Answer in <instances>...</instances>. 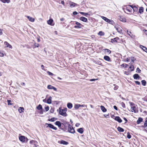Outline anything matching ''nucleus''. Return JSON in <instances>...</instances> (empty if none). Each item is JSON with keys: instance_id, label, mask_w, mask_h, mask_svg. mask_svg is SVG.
<instances>
[{"instance_id": "21", "label": "nucleus", "mask_w": 147, "mask_h": 147, "mask_svg": "<svg viewBox=\"0 0 147 147\" xmlns=\"http://www.w3.org/2000/svg\"><path fill=\"white\" fill-rule=\"evenodd\" d=\"M100 107L101 110L103 112H105L107 111L106 109L103 106H101Z\"/></svg>"}, {"instance_id": "63", "label": "nucleus", "mask_w": 147, "mask_h": 147, "mask_svg": "<svg viewBox=\"0 0 147 147\" xmlns=\"http://www.w3.org/2000/svg\"><path fill=\"white\" fill-rule=\"evenodd\" d=\"M79 107H83L84 106V105H80V104H79Z\"/></svg>"}, {"instance_id": "57", "label": "nucleus", "mask_w": 147, "mask_h": 147, "mask_svg": "<svg viewBox=\"0 0 147 147\" xmlns=\"http://www.w3.org/2000/svg\"><path fill=\"white\" fill-rule=\"evenodd\" d=\"M131 61L133 63L134 62V61L135 60V59L134 58V57H131Z\"/></svg>"}, {"instance_id": "61", "label": "nucleus", "mask_w": 147, "mask_h": 147, "mask_svg": "<svg viewBox=\"0 0 147 147\" xmlns=\"http://www.w3.org/2000/svg\"><path fill=\"white\" fill-rule=\"evenodd\" d=\"M129 103L130 104V105L131 106V107L132 106H134L135 105L132 102H130Z\"/></svg>"}, {"instance_id": "28", "label": "nucleus", "mask_w": 147, "mask_h": 147, "mask_svg": "<svg viewBox=\"0 0 147 147\" xmlns=\"http://www.w3.org/2000/svg\"><path fill=\"white\" fill-rule=\"evenodd\" d=\"M144 8L143 7H140L139 10V12L140 13H142L143 12Z\"/></svg>"}, {"instance_id": "8", "label": "nucleus", "mask_w": 147, "mask_h": 147, "mask_svg": "<svg viewBox=\"0 0 147 147\" xmlns=\"http://www.w3.org/2000/svg\"><path fill=\"white\" fill-rule=\"evenodd\" d=\"M58 142L59 143L64 145H67L68 144V142L63 140L59 141Z\"/></svg>"}, {"instance_id": "19", "label": "nucleus", "mask_w": 147, "mask_h": 147, "mask_svg": "<svg viewBox=\"0 0 147 147\" xmlns=\"http://www.w3.org/2000/svg\"><path fill=\"white\" fill-rule=\"evenodd\" d=\"M115 28H116V30L119 33H121V32L122 30L121 28H120L119 27L116 26L115 27Z\"/></svg>"}, {"instance_id": "45", "label": "nucleus", "mask_w": 147, "mask_h": 147, "mask_svg": "<svg viewBox=\"0 0 147 147\" xmlns=\"http://www.w3.org/2000/svg\"><path fill=\"white\" fill-rule=\"evenodd\" d=\"M128 65L126 64H123L122 65H121V66H122L123 67L125 68L127 67Z\"/></svg>"}, {"instance_id": "10", "label": "nucleus", "mask_w": 147, "mask_h": 147, "mask_svg": "<svg viewBox=\"0 0 147 147\" xmlns=\"http://www.w3.org/2000/svg\"><path fill=\"white\" fill-rule=\"evenodd\" d=\"M26 17L28 18L29 21L31 22H33L34 21L35 19L29 16H27Z\"/></svg>"}, {"instance_id": "5", "label": "nucleus", "mask_w": 147, "mask_h": 147, "mask_svg": "<svg viewBox=\"0 0 147 147\" xmlns=\"http://www.w3.org/2000/svg\"><path fill=\"white\" fill-rule=\"evenodd\" d=\"M47 88L49 89H53L55 91H57V89L56 88L50 85H48L47 86Z\"/></svg>"}, {"instance_id": "47", "label": "nucleus", "mask_w": 147, "mask_h": 147, "mask_svg": "<svg viewBox=\"0 0 147 147\" xmlns=\"http://www.w3.org/2000/svg\"><path fill=\"white\" fill-rule=\"evenodd\" d=\"M56 119H56L55 118L53 117V118H52L51 119H50L49 121H54Z\"/></svg>"}, {"instance_id": "33", "label": "nucleus", "mask_w": 147, "mask_h": 147, "mask_svg": "<svg viewBox=\"0 0 147 147\" xmlns=\"http://www.w3.org/2000/svg\"><path fill=\"white\" fill-rule=\"evenodd\" d=\"M141 83H142V84L143 86H146V81L145 80H143L141 81Z\"/></svg>"}, {"instance_id": "50", "label": "nucleus", "mask_w": 147, "mask_h": 147, "mask_svg": "<svg viewBox=\"0 0 147 147\" xmlns=\"http://www.w3.org/2000/svg\"><path fill=\"white\" fill-rule=\"evenodd\" d=\"M141 71V70L139 68H137L136 69V72L138 73H140Z\"/></svg>"}, {"instance_id": "15", "label": "nucleus", "mask_w": 147, "mask_h": 147, "mask_svg": "<svg viewBox=\"0 0 147 147\" xmlns=\"http://www.w3.org/2000/svg\"><path fill=\"white\" fill-rule=\"evenodd\" d=\"M131 111L132 112H134V113H136L137 112L136 110V106L135 105L131 106Z\"/></svg>"}, {"instance_id": "31", "label": "nucleus", "mask_w": 147, "mask_h": 147, "mask_svg": "<svg viewBox=\"0 0 147 147\" xmlns=\"http://www.w3.org/2000/svg\"><path fill=\"white\" fill-rule=\"evenodd\" d=\"M67 105V107L69 109H71L72 107V105L70 103H68Z\"/></svg>"}, {"instance_id": "53", "label": "nucleus", "mask_w": 147, "mask_h": 147, "mask_svg": "<svg viewBox=\"0 0 147 147\" xmlns=\"http://www.w3.org/2000/svg\"><path fill=\"white\" fill-rule=\"evenodd\" d=\"M45 111H48L49 110V106H47L45 108Z\"/></svg>"}, {"instance_id": "7", "label": "nucleus", "mask_w": 147, "mask_h": 147, "mask_svg": "<svg viewBox=\"0 0 147 147\" xmlns=\"http://www.w3.org/2000/svg\"><path fill=\"white\" fill-rule=\"evenodd\" d=\"M76 24L77 26H75L74 27L75 28H81V27L80 26L81 25V24L79 22H76Z\"/></svg>"}, {"instance_id": "62", "label": "nucleus", "mask_w": 147, "mask_h": 147, "mask_svg": "<svg viewBox=\"0 0 147 147\" xmlns=\"http://www.w3.org/2000/svg\"><path fill=\"white\" fill-rule=\"evenodd\" d=\"M113 108L116 110H117V108L116 106H114Z\"/></svg>"}, {"instance_id": "48", "label": "nucleus", "mask_w": 147, "mask_h": 147, "mask_svg": "<svg viewBox=\"0 0 147 147\" xmlns=\"http://www.w3.org/2000/svg\"><path fill=\"white\" fill-rule=\"evenodd\" d=\"M79 104H78V105L77 104V105H75V107H74L75 109H78L80 107H79Z\"/></svg>"}, {"instance_id": "26", "label": "nucleus", "mask_w": 147, "mask_h": 147, "mask_svg": "<svg viewBox=\"0 0 147 147\" xmlns=\"http://www.w3.org/2000/svg\"><path fill=\"white\" fill-rule=\"evenodd\" d=\"M53 22V20L52 19H50L47 21V22L49 24L51 25Z\"/></svg>"}, {"instance_id": "6", "label": "nucleus", "mask_w": 147, "mask_h": 147, "mask_svg": "<svg viewBox=\"0 0 147 147\" xmlns=\"http://www.w3.org/2000/svg\"><path fill=\"white\" fill-rule=\"evenodd\" d=\"M5 45H6V47H9L10 48L12 49V46L11 45L9 44L6 41H5L4 42Z\"/></svg>"}, {"instance_id": "12", "label": "nucleus", "mask_w": 147, "mask_h": 147, "mask_svg": "<svg viewBox=\"0 0 147 147\" xmlns=\"http://www.w3.org/2000/svg\"><path fill=\"white\" fill-rule=\"evenodd\" d=\"M80 20L84 22H86L87 21V19L84 17H81L80 18Z\"/></svg>"}, {"instance_id": "52", "label": "nucleus", "mask_w": 147, "mask_h": 147, "mask_svg": "<svg viewBox=\"0 0 147 147\" xmlns=\"http://www.w3.org/2000/svg\"><path fill=\"white\" fill-rule=\"evenodd\" d=\"M7 102H8V105H11V104L10 102H11V101L10 100H7Z\"/></svg>"}, {"instance_id": "55", "label": "nucleus", "mask_w": 147, "mask_h": 147, "mask_svg": "<svg viewBox=\"0 0 147 147\" xmlns=\"http://www.w3.org/2000/svg\"><path fill=\"white\" fill-rule=\"evenodd\" d=\"M98 79H90V81H91V82H92V81H95L96 80H97Z\"/></svg>"}, {"instance_id": "41", "label": "nucleus", "mask_w": 147, "mask_h": 147, "mask_svg": "<svg viewBox=\"0 0 147 147\" xmlns=\"http://www.w3.org/2000/svg\"><path fill=\"white\" fill-rule=\"evenodd\" d=\"M105 53H107L109 54H110L111 53V51L107 49H105Z\"/></svg>"}, {"instance_id": "20", "label": "nucleus", "mask_w": 147, "mask_h": 147, "mask_svg": "<svg viewBox=\"0 0 147 147\" xmlns=\"http://www.w3.org/2000/svg\"><path fill=\"white\" fill-rule=\"evenodd\" d=\"M24 108L23 107H20L18 109V111L20 113H21L24 111Z\"/></svg>"}, {"instance_id": "22", "label": "nucleus", "mask_w": 147, "mask_h": 147, "mask_svg": "<svg viewBox=\"0 0 147 147\" xmlns=\"http://www.w3.org/2000/svg\"><path fill=\"white\" fill-rule=\"evenodd\" d=\"M51 99L52 97L50 96L47 100V103L49 104H51Z\"/></svg>"}, {"instance_id": "59", "label": "nucleus", "mask_w": 147, "mask_h": 147, "mask_svg": "<svg viewBox=\"0 0 147 147\" xmlns=\"http://www.w3.org/2000/svg\"><path fill=\"white\" fill-rule=\"evenodd\" d=\"M73 14L74 15H77L78 14V13L76 11H75L73 12Z\"/></svg>"}, {"instance_id": "42", "label": "nucleus", "mask_w": 147, "mask_h": 147, "mask_svg": "<svg viewBox=\"0 0 147 147\" xmlns=\"http://www.w3.org/2000/svg\"><path fill=\"white\" fill-rule=\"evenodd\" d=\"M113 86H114V90H116L118 89V86H117V85H116L115 84H113Z\"/></svg>"}, {"instance_id": "30", "label": "nucleus", "mask_w": 147, "mask_h": 147, "mask_svg": "<svg viewBox=\"0 0 147 147\" xmlns=\"http://www.w3.org/2000/svg\"><path fill=\"white\" fill-rule=\"evenodd\" d=\"M130 7L128 6L126 8V10L127 11L131 13L132 12V9H131L130 8Z\"/></svg>"}, {"instance_id": "4", "label": "nucleus", "mask_w": 147, "mask_h": 147, "mask_svg": "<svg viewBox=\"0 0 147 147\" xmlns=\"http://www.w3.org/2000/svg\"><path fill=\"white\" fill-rule=\"evenodd\" d=\"M19 140L22 142H24L27 140V138L24 136H22L19 137Z\"/></svg>"}, {"instance_id": "29", "label": "nucleus", "mask_w": 147, "mask_h": 147, "mask_svg": "<svg viewBox=\"0 0 147 147\" xmlns=\"http://www.w3.org/2000/svg\"><path fill=\"white\" fill-rule=\"evenodd\" d=\"M36 109L39 110H42V105L40 104L37 107H36Z\"/></svg>"}, {"instance_id": "40", "label": "nucleus", "mask_w": 147, "mask_h": 147, "mask_svg": "<svg viewBox=\"0 0 147 147\" xmlns=\"http://www.w3.org/2000/svg\"><path fill=\"white\" fill-rule=\"evenodd\" d=\"M98 34L99 35H100V36H102V35H104V33L103 32H102V31H100Z\"/></svg>"}, {"instance_id": "49", "label": "nucleus", "mask_w": 147, "mask_h": 147, "mask_svg": "<svg viewBox=\"0 0 147 147\" xmlns=\"http://www.w3.org/2000/svg\"><path fill=\"white\" fill-rule=\"evenodd\" d=\"M47 73L50 76H53V74L52 73L50 72V71H47Z\"/></svg>"}, {"instance_id": "25", "label": "nucleus", "mask_w": 147, "mask_h": 147, "mask_svg": "<svg viewBox=\"0 0 147 147\" xmlns=\"http://www.w3.org/2000/svg\"><path fill=\"white\" fill-rule=\"evenodd\" d=\"M55 124L57 125L59 127L61 126V123L59 121H57L55 123Z\"/></svg>"}, {"instance_id": "1", "label": "nucleus", "mask_w": 147, "mask_h": 147, "mask_svg": "<svg viewBox=\"0 0 147 147\" xmlns=\"http://www.w3.org/2000/svg\"><path fill=\"white\" fill-rule=\"evenodd\" d=\"M68 130L69 132L72 134H74L75 132L74 129L72 126L69 124H68Z\"/></svg>"}, {"instance_id": "39", "label": "nucleus", "mask_w": 147, "mask_h": 147, "mask_svg": "<svg viewBox=\"0 0 147 147\" xmlns=\"http://www.w3.org/2000/svg\"><path fill=\"white\" fill-rule=\"evenodd\" d=\"M30 143L31 144H33L35 145L37 143V142L34 140H32L30 141Z\"/></svg>"}, {"instance_id": "44", "label": "nucleus", "mask_w": 147, "mask_h": 147, "mask_svg": "<svg viewBox=\"0 0 147 147\" xmlns=\"http://www.w3.org/2000/svg\"><path fill=\"white\" fill-rule=\"evenodd\" d=\"M129 68L131 69V71H133L134 70V66L133 65H131Z\"/></svg>"}, {"instance_id": "11", "label": "nucleus", "mask_w": 147, "mask_h": 147, "mask_svg": "<svg viewBox=\"0 0 147 147\" xmlns=\"http://www.w3.org/2000/svg\"><path fill=\"white\" fill-rule=\"evenodd\" d=\"M115 119L118 121L119 123H121L122 122V120L119 116H117L115 117Z\"/></svg>"}, {"instance_id": "43", "label": "nucleus", "mask_w": 147, "mask_h": 147, "mask_svg": "<svg viewBox=\"0 0 147 147\" xmlns=\"http://www.w3.org/2000/svg\"><path fill=\"white\" fill-rule=\"evenodd\" d=\"M147 127V120H146L144 122V125L142 126L143 127Z\"/></svg>"}, {"instance_id": "14", "label": "nucleus", "mask_w": 147, "mask_h": 147, "mask_svg": "<svg viewBox=\"0 0 147 147\" xmlns=\"http://www.w3.org/2000/svg\"><path fill=\"white\" fill-rule=\"evenodd\" d=\"M128 6L130 7H131L133 9V10L134 11H136L138 10L137 8L135 6H133L132 5H128Z\"/></svg>"}, {"instance_id": "17", "label": "nucleus", "mask_w": 147, "mask_h": 147, "mask_svg": "<svg viewBox=\"0 0 147 147\" xmlns=\"http://www.w3.org/2000/svg\"><path fill=\"white\" fill-rule=\"evenodd\" d=\"M78 5L77 4L73 2H71L70 4V7H73Z\"/></svg>"}, {"instance_id": "2", "label": "nucleus", "mask_w": 147, "mask_h": 147, "mask_svg": "<svg viewBox=\"0 0 147 147\" xmlns=\"http://www.w3.org/2000/svg\"><path fill=\"white\" fill-rule=\"evenodd\" d=\"M59 113L60 115L64 116H66L67 115V114L65 110H63V109L60 110Z\"/></svg>"}, {"instance_id": "3", "label": "nucleus", "mask_w": 147, "mask_h": 147, "mask_svg": "<svg viewBox=\"0 0 147 147\" xmlns=\"http://www.w3.org/2000/svg\"><path fill=\"white\" fill-rule=\"evenodd\" d=\"M46 125H47V127H49L50 128L53 129L55 130H56L57 129V128L55 127L54 125L52 124L46 123Z\"/></svg>"}, {"instance_id": "64", "label": "nucleus", "mask_w": 147, "mask_h": 147, "mask_svg": "<svg viewBox=\"0 0 147 147\" xmlns=\"http://www.w3.org/2000/svg\"><path fill=\"white\" fill-rule=\"evenodd\" d=\"M143 31L145 32L146 34L147 35V30H144Z\"/></svg>"}, {"instance_id": "38", "label": "nucleus", "mask_w": 147, "mask_h": 147, "mask_svg": "<svg viewBox=\"0 0 147 147\" xmlns=\"http://www.w3.org/2000/svg\"><path fill=\"white\" fill-rule=\"evenodd\" d=\"M127 32L128 34H129L131 37H132V36L133 35L132 34L131 32L127 30Z\"/></svg>"}, {"instance_id": "24", "label": "nucleus", "mask_w": 147, "mask_h": 147, "mask_svg": "<svg viewBox=\"0 0 147 147\" xmlns=\"http://www.w3.org/2000/svg\"><path fill=\"white\" fill-rule=\"evenodd\" d=\"M77 131L78 132L81 134H82L84 132L83 129L82 128H80L78 129Z\"/></svg>"}, {"instance_id": "36", "label": "nucleus", "mask_w": 147, "mask_h": 147, "mask_svg": "<svg viewBox=\"0 0 147 147\" xmlns=\"http://www.w3.org/2000/svg\"><path fill=\"white\" fill-rule=\"evenodd\" d=\"M80 13L82 15L86 16L87 15H88V13L83 12H80Z\"/></svg>"}, {"instance_id": "18", "label": "nucleus", "mask_w": 147, "mask_h": 147, "mask_svg": "<svg viewBox=\"0 0 147 147\" xmlns=\"http://www.w3.org/2000/svg\"><path fill=\"white\" fill-rule=\"evenodd\" d=\"M133 77L135 79H139L140 77L138 74H135L133 76Z\"/></svg>"}, {"instance_id": "60", "label": "nucleus", "mask_w": 147, "mask_h": 147, "mask_svg": "<svg viewBox=\"0 0 147 147\" xmlns=\"http://www.w3.org/2000/svg\"><path fill=\"white\" fill-rule=\"evenodd\" d=\"M4 56V54L3 53L0 52V56L1 57H3Z\"/></svg>"}, {"instance_id": "46", "label": "nucleus", "mask_w": 147, "mask_h": 147, "mask_svg": "<svg viewBox=\"0 0 147 147\" xmlns=\"http://www.w3.org/2000/svg\"><path fill=\"white\" fill-rule=\"evenodd\" d=\"M127 137L128 139H130L131 138V136L130 134L129 133V132H127Z\"/></svg>"}, {"instance_id": "35", "label": "nucleus", "mask_w": 147, "mask_h": 147, "mask_svg": "<svg viewBox=\"0 0 147 147\" xmlns=\"http://www.w3.org/2000/svg\"><path fill=\"white\" fill-rule=\"evenodd\" d=\"M3 3H8L10 2V0H0Z\"/></svg>"}, {"instance_id": "23", "label": "nucleus", "mask_w": 147, "mask_h": 147, "mask_svg": "<svg viewBox=\"0 0 147 147\" xmlns=\"http://www.w3.org/2000/svg\"><path fill=\"white\" fill-rule=\"evenodd\" d=\"M117 129L118 131L120 132H123L124 131V129L120 127H118Z\"/></svg>"}, {"instance_id": "13", "label": "nucleus", "mask_w": 147, "mask_h": 147, "mask_svg": "<svg viewBox=\"0 0 147 147\" xmlns=\"http://www.w3.org/2000/svg\"><path fill=\"white\" fill-rule=\"evenodd\" d=\"M140 47L144 51L147 53V48L146 47L141 45H140Z\"/></svg>"}, {"instance_id": "32", "label": "nucleus", "mask_w": 147, "mask_h": 147, "mask_svg": "<svg viewBox=\"0 0 147 147\" xmlns=\"http://www.w3.org/2000/svg\"><path fill=\"white\" fill-rule=\"evenodd\" d=\"M120 20L121 21L123 22H125L126 21V19L125 18H121L120 17Z\"/></svg>"}, {"instance_id": "37", "label": "nucleus", "mask_w": 147, "mask_h": 147, "mask_svg": "<svg viewBox=\"0 0 147 147\" xmlns=\"http://www.w3.org/2000/svg\"><path fill=\"white\" fill-rule=\"evenodd\" d=\"M108 22L111 24H113L114 23V22L113 20L109 19V20Z\"/></svg>"}, {"instance_id": "54", "label": "nucleus", "mask_w": 147, "mask_h": 147, "mask_svg": "<svg viewBox=\"0 0 147 147\" xmlns=\"http://www.w3.org/2000/svg\"><path fill=\"white\" fill-rule=\"evenodd\" d=\"M135 83L136 84L139 85L140 84V82L138 81H135Z\"/></svg>"}, {"instance_id": "51", "label": "nucleus", "mask_w": 147, "mask_h": 147, "mask_svg": "<svg viewBox=\"0 0 147 147\" xmlns=\"http://www.w3.org/2000/svg\"><path fill=\"white\" fill-rule=\"evenodd\" d=\"M121 105L122 106L123 108H125V104L123 102H122L121 103Z\"/></svg>"}, {"instance_id": "9", "label": "nucleus", "mask_w": 147, "mask_h": 147, "mask_svg": "<svg viewBox=\"0 0 147 147\" xmlns=\"http://www.w3.org/2000/svg\"><path fill=\"white\" fill-rule=\"evenodd\" d=\"M119 38L118 37H116L113 39H111V42H118L117 40H119Z\"/></svg>"}, {"instance_id": "16", "label": "nucleus", "mask_w": 147, "mask_h": 147, "mask_svg": "<svg viewBox=\"0 0 147 147\" xmlns=\"http://www.w3.org/2000/svg\"><path fill=\"white\" fill-rule=\"evenodd\" d=\"M104 59L107 61H110V58L107 56H105L104 57Z\"/></svg>"}, {"instance_id": "27", "label": "nucleus", "mask_w": 147, "mask_h": 147, "mask_svg": "<svg viewBox=\"0 0 147 147\" xmlns=\"http://www.w3.org/2000/svg\"><path fill=\"white\" fill-rule=\"evenodd\" d=\"M143 120V119L142 118L140 117L138 118V119L137 120V123L138 124H139Z\"/></svg>"}, {"instance_id": "34", "label": "nucleus", "mask_w": 147, "mask_h": 147, "mask_svg": "<svg viewBox=\"0 0 147 147\" xmlns=\"http://www.w3.org/2000/svg\"><path fill=\"white\" fill-rule=\"evenodd\" d=\"M101 18L104 20H105L106 22H108L109 20V19L103 16H102Z\"/></svg>"}, {"instance_id": "58", "label": "nucleus", "mask_w": 147, "mask_h": 147, "mask_svg": "<svg viewBox=\"0 0 147 147\" xmlns=\"http://www.w3.org/2000/svg\"><path fill=\"white\" fill-rule=\"evenodd\" d=\"M3 30L2 29H0V35H2L3 34V32H2Z\"/></svg>"}, {"instance_id": "56", "label": "nucleus", "mask_w": 147, "mask_h": 147, "mask_svg": "<svg viewBox=\"0 0 147 147\" xmlns=\"http://www.w3.org/2000/svg\"><path fill=\"white\" fill-rule=\"evenodd\" d=\"M34 46L35 47H38L39 46V45L38 44H36L35 43L34 44Z\"/></svg>"}]
</instances>
